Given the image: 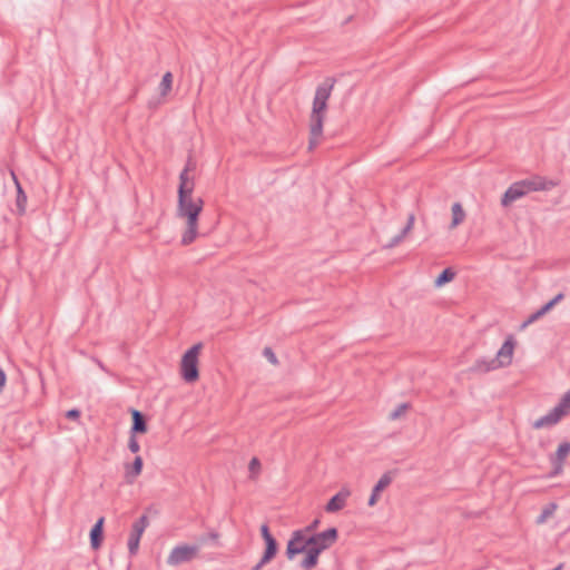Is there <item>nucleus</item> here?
<instances>
[{
    "mask_svg": "<svg viewBox=\"0 0 570 570\" xmlns=\"http://www.w3.org/2000/svg\"><path fill=\"white\" fill-rule=\"evenodd\" d=\"M2 391H3V387H2V386H0V394L2 393Z\"/></svg>",
    "mask_w": 570,
    "mask_h": 570,
    "instance_id": "nucleus-46",
    "label": "nucleus"
},
{
    "mask_svg": "<svg viewBox=\"0 0 570 570\" xmlns=\"http://www.w3.org/2000/svg\"><path fill=\"white\" fill-rule=\"evenodd\" d=\"M543 315L541 314V312L538 309L537 312L532 313L522 324H521V330H524L527 326H529L530 324H532L533 322L538 321L540 317H542Z\"/></svg>",
    "mask_w": 570,
    "mask_h": 570,
    "instance_id": "nucleus-31",
    "label": "nucleus"
},
{
    "mask_svg": "<svg viewBox=\"0 0 570 570\" xmlns=\"http://www.w3.org/2000/svg\"><path fill=\"white\" fill-rule=\"evenodd\" d=\"M198 546L180 544L173 548L168 558L167 564L176 567L186 562L191 561L198 554Z\"/></svg>",
    "mask_w": 570,
    "mask_h": 570,
    "instance_id": "nucleus-5",
    "label": "nucleus"
},
{
    "mask_svg": "<svg viewBox=\"0 0 570 570\" xmlns=\"http://www.w3.org/2000/svg\"><path fill=\"white\" fill-rule=\"evenodd\" d=\"M142 459L141 456H136L131 464L125 465V478L128 483H131L142 471Z\"/></svg>",
    "mask_w": 570,
    "mask_h": 570,
    "instance_id": "nucleus-17",
    "label": "nucleus"
},
{
    "mask_svg": "<svg viewBox=\"0 0 570 570\" xmlns=\"http://www.w3.org/2000/svg\"><path fill=\"white\" fill-rule=\"evenodd\" d=\"M465 218V213L460 203H454L452 205V223L450 228H455L460 225Z\"/></svg>",
    "mask_w": 570,
    "mask_h": 570,
    "instance_id": "nucleus-21",
    "label": "nucleus"
},
{
    "mask_svg": "<svg viewBox=\"0 0 570 570\" xmlns=\"http://www.w3.org/2000/svg\"><path fill=\"white\" fill-rule=\"evenodd\" d=\"M561 419L562 416L554 409H552L548 414L535 420L532 423V428L537 430L550 428L556 425Z\"/></svg>",
    "mask_w": 570,
    "mask_h": 570,
    "instance_id": "nucleus-14",
    "label": "nucleus"
},
{
    "mask_svg": "<svg viewBox=\"0 0 570 570\" xmlns=\"http://www.w3.org/2000/svg\"><path fill=\"white\" fill-rule=\"evenodd\" d=\"M335 82V78L327 77L316 87L311 114L309 149H313L318 144V137L323 131V114L327 108V100L332 94Z\"/></svg>",
    "mask_w": 570,
    "mask_h": 570,
    "instance_id": "nucleus-1",
    "label": "nucleus"
},
{
    "mask_svg": "<svg viewBox=\"0 0 570 570\" xmlns=\"http://www.w3.org/2000/svg\"><path fill=\"white\" fill-rule=\"evenodd\" d=\"M307 535L302 530L292 532L286 547V558L293 560L297 554L303 553L308 548Z\"/></svg>",
    "mask_w": 570,
    "mask_h": 570,
    "instance_id": "nucleus-7",
    "label": "nucleus"
},
{
    "mask_svg": "<svg viewBox=\"0 0 570 570\" xmlns=\"http://www.w3.org/2000/svg\"><path fill=\"white\" fill-rule=\"evenodd\" d=\"M278 551V543L277 541H268L265 542V550L263 556L261 557L263 559V562H271L277 554Z\"/></svg>",
    "mask_w": 570,
    "mask_h": 570,
    "instance_id": "nucleus-22",
    "label": "nucleus"
},
{
    "mask_svg": "<svg viewBox=\"0 0 570 570\" xmlns=\"http://www.w3.org/2000/svg\"><path fill=\"white\" fill-rule=\"evenodd\" d=\"M556 304L550 299L548 303H546L539 311L542 315H546L548 312H550Z\"/></svg>",
    "mask_w": 570,
    "mask_h": 570,
    "instance_id": "nucleus-39",
    "label": "nucleus"
},
{
    "mask_svg": "<svg viewBox=\"0 0 570 570\" xmlns=\"http://www.w3.org/2000/svg\"><path fill=\"white\" fill-rule=\"evenodd\" d=\"M203 206L204 200L200 197H178L177 216L186 219V229L181 236L183 245H189L196 239Z\"/></svg>",
    "mask_w": 570,
    "mask_h": 570,
    "instance_id": "nucleus-2",
    "label": "nucleus"
},
{
    "mask_svg": "<svg viewBox=\"0 0 570 570\" xmlns=\"http://www.w3.org/2000/svg\"><path fill=\"white\" fill-rule=\"evenodd\" d=\"M556 304L550 299L548 303H546L539 311L542 315H546L548 312H550Z\"/></svg>",
    "mask_w": 570,
    "mask_h": 570,
    "instance_id": "nucleus-40",
    "label": "nucleus"
},
{
    "mask_svg": "<svg viewBox=\"0 0 570 570\" xmlns=\"http://www.w3.org/2000/svg\"><path fill=\"white\" fill-rule=\"evenodd\" d=\"M527 193L524 190V187L520 181L513 183L503 194L501 204L502 206H509L511 203L515 202L517 199L525 196Z\"/></svg>",
    "mask_w": 570,
    "mask_h": 570,
    "instance_id": "nucleus-11",
    "label": "nucleus"
},
{
    "mask_svg": "<svg viewBox=\"0 0 570 570\" xmlns=\"http://www.w3.org/2000/svg\"><path fill=\"white\" fill-rule=\"evenodd\" d=\"M268 562H263V559L261 558L259 561L252 567L250 570H262L264 566H266Z\"/></svg>",
    "mask_w": 570,
    "mask_h": 570,
    "instance_id": "nucleus-43",
    "label": "nucleus"
},
{
    "mask_svg": "<svg viewBox=\"0 0 570 570\" xmlns=\"http://www.w3.org/2000/svg\"><path fill=\"white\" fill-rule=\"evenodd\" d=\"M379 497H380V493L377 492H374V490H372V493H371V497L368 499V505L370 507H373L376 504L377 500H379Z\"/></svg>",
    "mask_w": 570,
    "mask_h": 570,
    "instance_id": "nucleus-41",
    "label": "nucleus"
},
{
    "mask_svg": "<svg viewBox=\"0 0 570 570\" xmlns=\"http://www.w3.org/2000/svg\"><path fill=\"white\" fill-rule=\"evenodd\" d=\"M66 417L69 420H77L80 417V411L78 409L68 410L66 413Z\"/></svg>",
    "mask_w": 570,
    "mask_h": 570,
    "instance_id": "nucleus-37",
    "label": "nucleus"
},
{
    "mask_svg": "<svg viewBox=\"0 0 570 570\" xmlns=\"http://www.w3.org/2000/svg\"><path fill=\"white\" fill-rule=\"evenodd\" d=\"M455 277V273L452 268H445L441 272V274L434 281L435 286L440 287L449 282H451Z\"/></svg>",
    "mask_w": 570,
    "mask_h": 570,
    "instance_id": "nucleus-24",
    "label": "nucleus"
},
{
    "mask_svg": "<svg viewBox=\"0 0 570 570\" xmlns=\"http://www.w3.org/2000/svg\"><path fill=\"white\" fill-rule=\"evenodd\" d=\"M409 409V404L407 403H402V404H399L389 415L390 420H397L399 417H401V415H403L406 410Z\"/></svg>",
    "mask_w": 570,
    "mask_h": 570,
    "instance_id": "nucleus-29",
    "label": "nucleus"
},
{
    "mask_svg": "<svg viewBox=\"0 0 570 570\" xmlns=\"http://www.w3.org/2000/svg\"><path fill=\"white\" fill-rule=\"evenodd\" d=\"M556 304L550 299L548 303H546L539 311L542 315H546L548 312H550Z\"/></svg>",
    "mask_w": 570,
    "mask_h": 570,
    "instance_id": "nucleus-38",
    "label": "nucleus"
},
{
    "mask_svg": "<svg viewBox=\"0 0 570 570\" xmlns=\"http://www.w3.org/2000/svg\"><path fill=\"white\" fill-rule=\"evenodd\" d=\"M219 533L215 530L209 531L206 535L199 538L200 543H205L207 540L217 541Z\"/></svg>",
    "mask_w": 570,
    "mask_h": 570,
    "instance_id": "nucleus-34",
    "label": "nucleus"
},
{
    "mask_svg": "<svg viewBox=\"0 0 570 570\" xmlns=\"http://www.w3.org/2000/svg\"><path fill=\"white\" fill-rule=\"evenodd\" d=\"M318 524H320V520L315 519L308 525H306L304 529H301V530L304 531V534H306V535H307V533L313 534V532L318 528Z\"/></svg>",
    "mask_w": 570,
    "mask_h": 570,
    "instance_id": "nucleus-36",
    "label": "nucleus"
},
{
    "mask_svg": "<svg viewBox=\"0 0 570 570\" xmlns=\"http://www.w3.org/2000/svg\"><path fill=\"white\" fill-rule=\"evenodd\" d=\"M561 416H564L570 410V390L561 397L560 402L553 407Z\"/></svg>",
    "mask_w": 570,
    "mask_h": 570,
    "instance_id": "nucleus-23",
    "label": "nucleus"
},
{
    "mask_svg": "<svg viewBox=\"0 0 570 570\" xmlns=\"http://www.w3.org/2000/svg\"><path fill=\"white\" fill-rule=\"evenodd\" d=\"M12 174V177H13V180H14V184L17 186V207L19 209V213L22 214L26 212V204H27V195L24 194L20 183L18 181L14 173H11Z\"/></svg>",
    "mask_w": 570,
    "mask_h": 570,
    "instance_id": "nucleus-20",
    "label": "nucleus"
},
{
    "mask_svg": "<svg viewBox=\"0 0 570 570\" xmlns=\"http://www.w3.org/2000/svg\"><path fill=\"white\" fill-rule=\"evenodd\" d=\"M263 355L272 363V364H276L277 363V358H276V355L275 353L273 352V350L271 347H265L263 350Z\"/></svg>",
    "mask_w": 570,
    "mask_h": 570,
    "instance_id": "nucleus-35",
    "label": "nucleus"
},
{
    "mask_svg": "<svg viewBox=\"0 0 570 570\" xmlns=\"http://www.w3.org/2000/svg\"><path fill=\"white\" fill-rule=\"evenodd\" d=\"M348 495L350 491L347 490H342L333 495L325 507L326 512L333 513L342 510L345 507Z\"/></svg>",
    "mask_w": 570,
    "mask_h": 570,
    "instance_id": "nucleus-13",
    "label": "nucleus"
},
{
    "mask_svg": "<svg viewBox=\"0 0 570 570\" xmlns=\"http://www.w3.org/2000/svg\"><path fill=\"white\" fill-rule=\"evenodd\" d=\"M338 531L336 528H328L327 530L308 535V548L315 550L317 553L331 548L337 540Z\"/></svg>",
    "mask_w": 570,
    "mask_h": 570,
    "instance_id": "nucleus-4",
    "label": "nucleus"
},
{
    "mask_svg": "<svg viewBox=\"0 0 570 570\" xmlns=\"http://www.w3.org/2000/svg\"><path fill=\"white\" fill-rule=\"evenodd\" d=\"M261 534L265 542L276 541V539L272 535L267 523L261 525Z\"/></svg>",
    "mask_w": 570,
    "mask_h": 570,
    "instance_id": "nucleus-30",
    "label": "nucleus"
},
{
    "mask_svg": "<svg viewBox=\"0 0 570 570\" xmlns=\"http://www.w3.org/2000/svg\"><path fill=\"white\" fill-rule=\"evenodd\" d=\"M489 366H490V358L489 360L488 358H480V360L475 361V363L471 367V371L472 372H479V373H487V372L491 371V370H485Z\"/></svg>",
    "mask_w": 570,
    "mask_h": 570,
    "instance_id": "nucleus-28",
    "label": "nucleus"
},
{
    "mask_svg": "<svg viewBox=\"0 0 570 570\" xmlns=\"http://www.w3.org/2000/svg\"><path fill=\"white\" fill-rule=\"evenodd\" d=\"M521 183L527 194L530 191L551 190L559 185V180L548 179L541 176H533L521 180Z\"/></svg>",
    "mask_w": 570,
    "mask_h": 570,
    "instance_id": "nucleus-9",
    "label": "nucleus"
},
{
    "mask_svg": "<svg viewBox=\"0 0 570 570\" xmlns=\"http://www.w3.org/2000/svg\"><path fill=\"white\" fill-rule=\"evenodd\" d=\"M104 522L105 518H99L90 530V544L92 549H98L101 546L104 538Z\"/></svg>",
    "mask_w": 570,
    "mask_h": 570,
    "instance_id": "nucleus-16",
    "label": "nucleus"
},
{
    "mask_svg": "<svg viewBox=\"0 0 570 570\" xmlns=\"http://www.w3.org/2000/svg\"><path fill=\"white\" fill-rule=\"evenodd\" d=\"M515 342L512 336H509L500 350L497 352L495 357L490 358V366L485 370H497L499 367L507 366L511 364L512 356H513V350H514Z\"/></svg>",
    "mask_w": 570,
    "mask_h": 570,
    "instance_id": "nucleus-6",
    "label": "nucleus"
},
{
    "mask_svg": "<svg viewBox=\"0 0 570 570\" xmlns=\"http://www.w3.org/2000/svg\"><path fill=\"white\" fill-rule=\"evenodd\" d=\"M392 480H393V478H392L391 472H385L380 478L377 483L374 485V488H373L374 492L381 493L385 488H387L391 484Z\"/></svg>",
    "mask_w": 570,
    "mask_h": 570,
    "instance_id": "nucleus-27",
    "label": "nucleus"
},
{
    "mask_svg": "<svg viewBox=\"0 0 570 570\" xmlns=\"http://www.w3.org/2000/svg\"><path fill=\"white\" fill-rule=\"evenodd\" d=\"M570 453V442H562L559 444L554 456L551 459L554 468L553 474H558L562 470L564 460Z\"/></svg>",
    "mask_w": 570,
    "mask_h": 570,
    "instance_id": "nucleus-12",
    "label": "nucleus"
},
{
    "mask_svg": "<svg viewBox=\"0 0 570 570\" xmlns=\"http://www.w3.org/2000/svg\"><path fill=\"white\" fill-rule=\"evenodd\" d=\"M203 347L202 343H197L188 348L181 357L180 375L186 383H193L198 380V356Z\"/></svg>",
    "mask_w": 570,
    "mask_h": 570,
    "instance_id": "nucleus-3",
    "label": "nucleus"
},
{
    "mask_svg": "<svg viewBox=\"0 0 570 570\" xmlns=\"http://www.w3.org/2000/svg\"><path fill=\"white\" fill-rule=\"evenodd\" d=\"M556 510H557V504L556 503L547 504L542 509L540 515L537 518V523L538 524L544 523L554 513Z\"/></svg>",
    "mask_w": 570,
    "mask_h": 570,
    "instance_id": "nucleus-26",
    "label": "nucleus"
},
{
    "mask_svg": "<svg viewBox=\"0 0 570 570\" xmlns=\"http://www.w3.org/2000/svg\"><path fill=\"white\" fill-rule=\"evenodd\" d=\"M305 552V558L301 561L299 567L303 570H312L314 569L318 563V557L320 553H317L315 550H312L307 548Z\"/></svg>",
    "mask_w": 570,
    "mask_h": 570,
    "instance_id": "nucleus-19",
    "label": "nucleus"
},
{
    "mask_svg": "<svg viewBox=\"0 0 570 570\" xmlns=\"http://www.w3.org/2000/svg\"><path fill=\"white\" fill-rule=\"evenodd\" d=\"M563 298V294L562 293H559L558 295H556L551 301L557 304L559 303L561 299Z\"/></svg>",
    "mask_w": 570,
    "mask_h": 570,
    "instance_id": "nucleus-44",
    "label": "nucleus"
},
{
    "mask_svg": "<svg viewBox=\"0 0 570 570\" xmlns=\"http://www.w3.org/2000/svg\"><path fill=\"white\" fill-rule=\"evenodd\" d=\"M414 222H415L414 214H410L407 216L406 225L402 228V230L397 235H395L386 245H384V248H393V247L397 246L405 238V236L412 230V228L414 226Z\"/></svg>",
    "mask_w": 570,
    "mask_h": 570,
    "instance_id": "nucleus-15",
    "label": "nucleus"
},
{
    "mask_svg": "<svg viewBox=\"0 0 570 570\" xmlns=\"http://www.w3.org/2000/svg\"><path fill=\"white\" fill-rule=\"evenodd\" d=\"M185 168H188V171H189V170H191V169L194 168V164H193V161H191V159H190V158L188 159V161H187V164H186Z\"/></svg>",
    "mask_w": 570,
    "mask_h": 570,
    "instance_id": "nucleus-45",
    "label": "nucleus"
},
{
    "mask_svg": "<svg viewBox=\"0 0 570 570\" xmlns=\"http://www.w3.org/2000/svg\"><path fill=\"white\" fill-rule=\"evenodd\" d=\"M248 469H249V472L252 474H256L259 472L261 470V462L257 458H253L250 461H249V464H248Z\"/></svg>",
    "mask_w": 570,
    "mask_h": 570,
    "instance_id": "nucleus-33",
    "label": "nucleus"
},
{
    "mask_svg": "<svg viewBox=\"0 0 570 570\" xmlns=\"http://www.w3.org/2000/svg\"><path fill=\"white\" fill-rule=\"evenodd\" d=\"M194 189L195 179L189 177L188 168H184L179 174L178 197H193Z\"/></svg>",
    "mask_w": 570,
    "mask_h": 570,
    "instance_id": "nucleus-10",
    "label": "nucleus"
},
{
    "mask_svg": "<svg viewBox=\"0 0 570 570\" xmlns=\"http://www.w3.org/2000/svg\"><path fill=\"white\" fill-rule=\"evenodd\" d=\"M149 521L146 514H142L137 521L134 522L131 533L128 539V551L130 556H136L139 549V542Z\"/></svg>",
    "mask_w": 570,
    "mask_h": 570,
    "instance_id": "nucleus-8",
    "label": "nucleus"
},
{
    "mask_svg": "<svg viewBox=\"0 0 570 570\" xmlns=\"http://www.w3.org/2000/svg\"><path fill=\"white\" fill-rule=\"evenodd\" d=\"M128 449L132 453H137L140 450V445H139V442H138V440L136 438V434H130L129 441H128Z\"/></svg>",
    "mask_w": 570,
    "mask_h": 570,
    "instance_id": "nucleus-32",
    "label": "nucleus"
},
{
    "mask_svg": "<svg viewBox=\"0 0 570 570\" xmlns=\"http://www.w3.org/2000/svg\"><path fill=\"white\" fill-rule=\"evenodd\" d=\"M132 425L130 434L145 433L147 431V422L144 414L138 410H131Z\"/></svg>",
    "mask_w": 570,
    "mask_h": 570,
    "instance_id": "nucleus-18",
    "label": "nucleus"
},
{
    "mask_svg": "<svg viewBox=\"0 0 570 570\" xmlns=\"http://www.w3.org/2000/svg\"><path fill=\"white\" fill-rule=\"evenodd\" d=\"M6 382H7V375H6L4 371L2 370V367L0 366V386L4 387Z\"/></svg>",
    "mask_w": 570,
    "mask_h": 570,
    "instance_id": "nucleus-42",
    "label": "nucleus"
},
{
    "mask_svg": "<svg viewBox=\"0 0 570 570\" xmlns=\"http://www.w3.org/2000/svg\"><path fill=\"white\" fill-rule=\"evenodd\" d=\"M171 85H173V73L167 71L164 76H163V79L159 83V91H160V95L161 96H166L170 89H171Z\"/></svg>",
    "mask_w": 570,
    "mask_h": 570,
    "instance_id": "nucleus-25",
    "label": "nucleus"
}]
</instances>
